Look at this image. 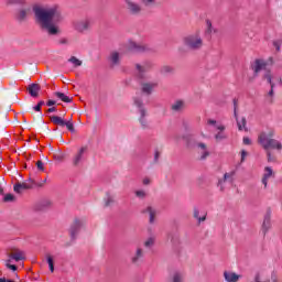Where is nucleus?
Instances as JSON below:
<instances>
[{"mask_svg":"<svg viewBox=\"0 0 282 282\" xmlns=\"http://www.w3.org/2000/svg\"><path fill=\"white\" fill-rule=\"evenodd\" d=\"M33 12L35 14V21L42 32H46L48 36H58V34H61L58 24L65 21V15H63L61 7L57 4L35 7Z\"/></svg>","mask_w":282,"mask_h":282,"instance_id":"f257e3e1","label":"nucleus"},{"mask_svg":"<svg viewBox=\"0 0 282 282\" xmlns=\"http://www.w3.org/2000/svg\"><path fill=\"white\" fill-rule=\"evenodd\" d=\"M183 43L188 50L197 51L202 50L204 40L202 39V34L196 32L184 37Z\"/></svg>","mask_w":282,"mask_h":282,"instance_id":"f03ea898","label":"nucleus"},{"mask_svg":"<svg viewBox=\"0 0 282 282\" xmlns=\"http://www.w3.org/2000/svg\"><path fill=\"white\" fill-rule=\"evenodd\" d=\"M133 105L139 109V122L141 129H149V119H147L149 113L147 112V108L144 107V101L142 100V98L134 97Z\"/></svg>","mask_w":282,"mask_h":282,"instance_id":"7ed1b4c3","label":"nucleus"},{"mask_svg":"<svg viewBox=\"0 0 282 282\" xmlns=\"http://www.w3.org/2000/svg\"><path fill=\"white\" fill-rule=\"evenodd\" d=\"M208 127H214L216 131H218L214 138L216 142H223V140H228V134L226 133V126L223 123H219V121L215 119H208L207 120Z\"/></svg>","mask_w":282,"mask_h":282,"instance_id":"20e7f679","label":"nucleus"},{"mask_svg":"<svg viewBox=\"0 0 282 282\" xmlns=\"http://www.w3.org/2000/svg\"><path fill=\"white\" fill-rule=\"evenodd\" d=\"M126 10L130 17H140L142 14V4L135 0H123Z\"/></svg>","mask_w":282,"mask_h":282,"instance_id":"39448f33","label":"nucleus"},{"mask_svg":"<svg viewBox=\"0 0 282 282\" xmlns=\"http://www.w3.org/2000/svg\"><path fill=\"white\" fill-rule=\"evenodd\" d=\"M144 257H147V251H144V248L135 247L131 252L130 263H132V265H140V263H143Z\"/></svg>","mask_w":282,"mask_h":282,"instance_id":"423d86ee","label":"nucleus"},{"mask_svg":"<svg viewBox=\"0 0 282 282\" xmlns=\"http://www.w3.org/2000/svg\"><path fill=\"white\" fill-rule=\"evenodd\" d=\"M274 138V130L271 129L268 132L262 131L260 132V134L258 135V144L262 147V149H264V151H268V144L270 143V141Z\"/></svg>","mask_w":282,"mask_h":282,"instance_id":"0eeeda50","label":"nucleus"},{"mask_svg":"<svg viewBox=\"0 0 282 282\" xmlns=\"http://www.w3.org/2000/svg\"><path fill=\"white\" fill-rule=\"evenodd\" d=\"M251 69L254 76H259L261 72H264L263 75L265 72H270V69H268V62L261 58L254 59V62L251 64Z\"/></svg>","mask_w":282,"mask_h":282,"instance_id":"6e6552de","label":"nucleus"},{"mask_svg":"<svg viewBox=\"0 0 282 282\" xmlns=\"http://www.w3.org/2000/svg\"><path fill=\"white\" fill-rule=\"evenodd\" d=\"M262 78L267 80L271 87L267 96V102L269 105H272V102H274V100L272 99L274 97V82H272V70H265Z\"/></svg>","mask_w":282,"mask_h":282,"instance_id":"1a4fd4ad","label":"nucleus"},{"mask_svg":"<svg viewBox=\"0 0 282 282\" xmlns=\"http://www.w3.org/2000/svg\"><path fill=\"white\" fill-rule=\"evenodd\" d=\"M31 188H34V181H32V178H29L23 183H18L13 186L14 193L18 194L23 193V191H30Z\"/></svg>","mask_w":282,"mask_h":282,"instance_id":"9d476101","label":"nucleus"},{"mask_svg":"<svg viewBox=\"0 0 282 282\" xmlns=\"http://www.w3.org/2000/svg\"><path fill=\"white\" fill-rule=\"evenodd\" d=\"M91 19L87 18V19H84V20H80V21H77L75 23V30L77 32H87V30H89V28H91Z\"/></svg>","mask_w":282,"mask_h":282,"instance_id":"9b49d317","label":"nucleus"},{"mask_svg":"<svg viewBox=\"0 0 282 282\" xmlns=\"http://www.w3.org/2000/svg\"><path fill=\"white\" fill-rule=\"evenodd\" d=\"M196 149L200 155V160H206L207 158L210 156V150L208 149V145H206V143L197 142Z\"/></svg>","mask_w":282,"mask_h":282,"instance_id":"f8f14e48","label":"nucleus"},{"mask_svg":"<svg viewBox=\"0 0 282 282\" xmlns=\"http://www.w3.org/2000/svg\"><path fill=\"white\" fill-rule=\"evenodd\" d=\"M153 67L151 62H143L142 64H137L135 69L138 72L139 78H144V74Z\"/></svg>","mask_w":282,"mask_h":282,"instance_id":"ddd939ff","label":"nucleus"},{"mask_svg":"<svg viewBox=\"0 0 282 282\" xmlns=\"http://www.w3.org/2000/svg\"><path fill=\"white\" fill-rule=\"evenodd\" d=\"M158 87V82H147L141 84V91L145 94V96H151L153 90Z\"/></svg>","mask_w":282,"mask_h":282,"instance_id":"4468645a","label":"nucleus"},{"mask_svg":"<svg viewBox=\"0 0 282 282\" xmlns=\"http://www.w3.org/2000/svg\"><path fill=\"white\" fill-rule=\"evenodd\" d=\"M87 149H88L87 145L79 148V150L73 158L74 166H78V164H80V162H83V160H85V153H87Z\"/></svg>","mask_w":282,"mask_h":282,"instance_id":"2eb2a0df","label":"nucleus"},{"mask_svg":"<svg viewBox=\"0 0 282 282\" xmlns=\"http://www.w3.org/2000/svg\"><path fill=\"white\" fill-rule=\"evenodd\" d=\"M82 228H83V220L76 219L69 229L72 239H76V236L78 235V232H80Z\"/></svg>","mask_w":282,"mask_h":282,"instance_id":"dca6fc26","label":"nucleus"},{"mask_svg":"<svg viewBox=\"0 0 282 282\" xmlns=\"http://www.w3.org/2000/svg\"><path fill=\"white\" fill-rule=\"evenodd\" d=\"M270 228H272V214L268 212L264 215L263 223H262V232L265 235Z\"/></svg>","mask_w":282,"mask_h":282,"instance_id":"f3484780","label":"nucleus"},{"mask_svg":"<svg viewBox=\"0 0 282 282\" xmlns=\"http://www.w3.org/2000/svg\"><path fill=\"white\" fill-rule=\"evenodd\" d=\"M274 176V171L270 166L264 167V173L262 175L261 183L263 184L264 188H268V182L271 177Z\"/></svg>","mask_w":282,"mask_h":282,"instance_id":"a211bd4d","label":"nucleus"},{"mask_svg":"<svg viewBox=\"0 0 282 282\" xmlns=\"http://www.w3.org/2000/svg\"><path fill=\"white\" fill-rule=\"evenodd\" d=\"M120 58H122V56L118 51L111 52L108 57L110 66L118 67V65H120Z\"/></svg>","mask_w":282,"mask_h":282,"instance_id":"6ab92c4d","label":"nucleus"},{"mask_svg":"<svg viewBox=\"0 0 282 282\" xmlns=\"http://www.w3.org/2000/svg\"><path fill=\"white\" fill-rule=\"evenodd\" d=\"M223 276L226 282H239V279H241L240 274H237L232 271H224Z\"/></svg>","mask_w":282,"mask_h":282,"instance_id":"aec40b11","label":"nucleus"},{"mask_svg":"<svg viewBox=\"0 0 282 282\" xmlns=\"http://www.w3.org/2000/svg\"><path fill=\"white\" fill-rule=\"evenodd\" d=\"M128 48L131 51V52H147V46L145 45H142L138 42H134V41H129L128 42Z\"/></svg>","mask_w":282,"mask_h":282,"instance_id":"412c9836","label":"nucleus"},{"mask_svg":"<svg viewBox=\"0 0 282 282\" xmlns=\"http://www.w3.org/2000/svg\"><path fill=\"white\" fill-rule=\"evenodd\" d=\"M185 107L186 102H184V100H176L172 104L171 109L175 113H180V111H184Z\"/></svg>","mask_w":282,"mask_h":282,"instance_id":"4be33fe9","label":"nucleus"},{"mask_svg":"<svg viewBox=\"0 0 282 282\" xmlns=\"http://www.w3.org/2000/svg\"><path fill=\"white\" fill-rule=\"evenodd\" d=\"M143 213H148L149 224H155V216L158 215V209L149 206L143 210Z\"/></svg>","mask_w":282,"mask_h":282,"instance_id":"5701e85b","label":"nucleus"},{"mask_svg":"<svg viewBox=\"0 0 282 282\" xmlns=\"http://www.w3.org/2000/svg\"><path fill=\"white\" fill-rule=\"evenodd\" d=\"M28 91L32 98L39 97V91H41V86L39 84L29 85Z\"/></svg>","mask_w":282,"mask_h":282,"instance_id":"b1692460","label":"nucleus"},{"mask_svg":"<svg viewBox=\"0 0 282 282\" xmlns=\"http://www.w3.org/2000/svg\"><path fill=\"white\" fill-rule=\"evenodd\" d=\"M270 149H273L275 151H281L282 150V143L281 141L276 140V139H271L268 143V151H270Z\"/></svg>","mask_w":282,"mask_h":282,"instance_id":"393cba45","label":"nucleus"},{"mask_svg":"<svg viewBox=\"0 0 282 282\" xmlns=\"http://www.w3.org/2000/svg\"><path fill=\"white\" fill-rule=\"evenodd\" d=\"M51 122H53V124H58V127H65V119H63L62 117L58 116H52L50 117Z\"/></svg>","mask_w":282,"mask_h":282,"instance_id":"a878e982","label":"nucleus"},{"mask_svg":"<svg viewBox=\"0 0 282 282\" xmlns=\"http://www.w3.org/2000/svg\"><path fill=\"white\" fill-rule=\"evenodd\" d=\"M194 219H197L198 224L206 221V214L199 216V208L194 207Z\"/></svg>","mask_w":282,"mask_h":282,"instance_id":"bb28decb","label":"nucleus"},{"mask_svg":"<svg viewBox=\"0 0 282 282\" xmlns=\"http://www.w3.org/2000/svg\"><path fill=\"white\" fill-rule=\"evenodd\" d=\"M184 281V275L177 271L172 273L170 282H182Z\"/></svg>","mask_w":282,"mask_h":282,"instance_id":"cd10ccee","label":"nucleus"},{"mask_svg":"<svg viewBox=\"0 0 282 282\" xmlns=\"http://www.w3.org/2000/svg\"><path fill=\"white\" fill-rule=\"evenodd\" d=\"M217 32V29H215L213 26V22H210V20H206V30H205V33L206 34H216Z\"/></svg>","mask_w":282,"mask_h":282,"instance_id":"c85d7f7f","label":"nucleus"},{"mask_svg":"<svg viewBox=\"0 0 282 282\" xmlns=\"http://www.w3.org/2000/svg\"><path fill=\"white\" fill-rule=\"evenodd\" d=\"M56 98H58L59 100H62V102H72V98L67 95H65L64 93H55Z\"/></svg>","mask_w":282,"mask_h":282,"instance_id":"c756f323","label":"nucleus"},{"mask_svg":"<svg viewBox=\"0 0 282 282\" xmlns=\"http://www.w3.org/2000/svg\"><path fill=\"white\" fill-rule=\"evenodd\" d=\"M175 72V68L171 65H165L161 67V74H164L165 76H169V74H173Z\"/></svg>","mask_w":282,"mask_h":282,"instance_id":"7c9ffc66","label":"nucleus"},{"mask_svg":"<svg viewBox=\"0 0 282 282\" xmlns=\"http://www.w3.org/2000/svg\"><path fill=\"white\" fill-rule=\"evenodd\" d=\"M237 124L239 131H248V128H246V117H242L241 119H237Z\"/></svg>","mask_w":282,"mask_h":282,"instance_id":"2f4dec72","label":"nucleus"},{"mask_svg":"<svg viewBox=\"0 0 282 282\" xmlns=\"http://www.w3.org/2000/svg\"><path fill=\"white\" fill-rule=\"evenodd\" d=\"M3 202L6 204L14 203L17 202V196H14V194H6L3 197Z\"/></svg>","mask_w":282,"mask_h":282,"instance_id":"473e14b6","label":"nucleus"},{"mask_svg":"<svg viewBox=\"0 0 282 282\" xmlns=\"http://www.w3.org/2000/svg\"><path fill=\"white\" fill-rule=\"evenodd\" d=\"M11 259H14V261H23L25 260V253H23V251L17 252L11 256Z\"/></svg>","mask_w":282,"mask_h":282,"instance_id":"72a5a7b5","label":"nucleus"},{"mask_svg":"<svg viewBox=\"0 0 282 282\" xmlns=\"http://www.w3.org/2000/svg\"><path fill=\"white\" fill-rule=\"evenodd\" d=\"M68 63L74 64V67H80V65H83V62L80 59H78L76 56H72L68 59Z\"/></svg>","mask_w":282,"mask_h":282,"instance_id":"f704fd0d","label":"nucleus"},{"mask_svg":"<svg viewBox=\"0 0 282 282\" xmlns=\"http://www.w3.org/2000/svg\"><path fill=\"white\" fill-rule=\"evenodd\" d=\"M226 182L228 181L224 177L218 180L217 187L219 188V191H226Z\"/></svg>","mask_w":282,"mask_h":282,"instance_id":"c9c22d12","label":"nucleus"},{"mask_svg":"<svg viewBox=\"0 0 282 282\" xmlns=\"http://www.w3.org/2000/svg\"><path fill=\"white\" fill-rule=\"evenodd\" d=\"M46 262L48 264L50 272H54V257L46 256Z\"/></svg>","mask_w":282,"mask_h":282,"instance_id":"e433bc0d","label":"nucleus"},{"mask_svg":"<svg viewBox=\"0 0 282 282\" xmlns=\"http://www.w3.org/2000/svg\"><path fill=\"white\" fill-rule=\"evenodd\" d=\"M223 178L226 180L227 182H234L235 171L225 173Z\"/></svg>","mask_w":282,"mask_h":282,"instance_id":"4c0bfd02","label":"nucleus"},{"mask_svg":"<svg viewBox=\"0 0 282 282\" xmlns=\"http://www.w3.org/2000/svg\"><path fill=\"white\" fill-rule=\"evenodd\" d=\"M143 246H144L145 248H153V246H155V239H154L153 237L148 238V239L144 241Z\"/></svg>","mask_w":282,"mask_h":282,"instance_id":"58836bf2","label":"nucleus"},{"mask_svg":"<svg viewBox=\"0 0 282 282\" xmlns=\"http://www.w3.org/2000/svg\"><path fill=\"white\" fill-rule=\"evenodd\" d=\"M8 6H23L25 0H7Z\"/></svg>","mask_w":282,"mask_h":282,"instance_id":"ea45409f","label":"nucleus"},{"mask_svg":"<svg viewBox=\"0 0 282 282\" xmlns=\"http://www.w3.org/2000/svg\"><path fill=\"white\" fill-rule=\"evenodd\" d=\"M134 195L139 199H144L147 197V192L144 189H138L134 192Z\"/></svg>","mask_w":282,"mask_h":282,"instance_id":"a19ab883","label":"nucleus"},{"mask_svg":"<svg viewBox=\"0 0 282 282\" xmlns=\"http://www.w3.org/2000/svg\"><path fill=\"white\" fill-rule=\"evenodd\" d=\"M26 17H28V11L22 9L18 13V21H25Z\"/></svg>","mask_w":282,"mask_h":282,"instance_id":"79ce46f5","label":"nucleus"},{"mask_svg":"<svg viewBox=\"0 0 282 282\" xmlns=\"http://www.w3.org/2000/svg\"><path fill=\"white\" fill-rule=\"evenodd\" d=\"M64 127H66L68 131H70V133H74V131H76L72 121H65Z\"/></svg>","mask_w":282,"mask_h":282,"instance_id":"37998d69","label":"nucleus"},{"mask_svg":"<svg viewBox=\"0 0 282 282\" xmlns=\"http://www.w3.org/2000/svg\"><path fill=\"white\" fill-rule=\"evenodd\" d=\"M52 203L50 200H43L42 203H40V208L39 210H44V208H47V206H51Z\"/></svg>","mask_w":282,"mask_h":282,"instance_id":"c03bdc74","label":"nucleus"},{"mask_svg":"<svg viewBox=\"0 0 282 282\" xmlns=\"http://www.w3.org/2000/svg\"><path fill=\"white\" fill-rule=\"evenodd\" d=\"M113 196L108 195L106 200H105V206H111L113 204Z\"/></svg>","mask_w":282,"mask_h":282,"instance_id":"a18cd8bd","label":"nucleus"},{"mask_svg":"<svg viewBox=\"0 0 282 282\" xmlns=\"http://www.w3.org/2000/svg\"><path fill=\"white\" fill-rule=\"evenodd\" d=\"M252 282H268L263 280V275L261 273L256 274L254 280Z\"/></svg>","mask_w":282,"mask_h":282,"instance_id":"49530a36","label":"nucleus"},{"mask_svg":"<svg viewBox=\"0 0 282 282\" xmlns=\"http://www.w3.org/2000/svg\"><path fill=\"white\" fill-rule=\"evenodd\" d=\"M141 3H143V6H145V8H149V7L153 6V3H155V0H141Z\"/></svg>","mask_w":282,"mask_h":282,"instance_id":"de8ad7c7","label":"nucleus"},{"mask_svg":"<svg viewBox=\"0 0 282 282\" xmlns=\"http://www.w3.org/2000/svg\"><path fill=\"white\" fill-rule=\"evenodd\" d=\"M36 167L39 171H45V166L43 164V161H37L36 162Z\"/></svg>","mask_w":282,"mask_h":282,"instance_id":"09e8293b","label":"nucleus"},{"mask_svg":"<svg viewBox=\"0 0 282 282\" xmlns=\"http://www.w3.org/2000/svg\"><path fill=\"white\" fill-rule=\"evenodd\" d=\"M6 265H7V268H9V270H12L13 272H17V265L10 264V260H8Z\"/></svg>","mask_w":282,"mask_h":282,"instance_id":"8fccbe9b","label":"nucleus"},{"mask_svg":"<svg viewBox=\"0 0 282 282\" xmlns=\"http://www.w3.org/2000/svg\"><path fill=\"white\" fill-rule=\"evenodd\" d=\"M154 162L155 164H158V162H160V151L155 150L154 152Z\"/></svg>","mask_w":282,"mask_h":282,"instance_id":"3c124183","label":"nucleus"},{"mask_svg":"<svg viewBox=\"0 0 282 282\" xmlns=\"http://www.w3.org/2000/svg\"><path fill=\"white\" fill-rule=\"evenodd\" d=\"M142 184L144 186H149V184H151V178H149V177L143 178Z\"/></svg>","mask_w":282,"mask_h":282,"instance_id":"603ef678","label":"nucleus"},{"mask_svg":"<svg viewBox=\"0 0 282 282\" xmlns=\"http://www.w3.org/2000/svg\"><path fill=\"white\" fill-rule=\"evenodd\" d=\"M248 155V152H246L245 150L241 151V162L246 161V156Z\"/></svg>","mask_w":282,"mask_h":282,"instance_id":"864d4df0","label":"nucleus"},{"mask_svg":"<svg viewBox=\"0 0 282 282\" xmlns=\"http://www.w3.org/2000/svg\"><path fill=\"white\" fill-rule=\"evenodd\" d=\"M267 158L268 162H272V152H270V150H267Z\"/></svg>","mask_w":282,"mask_h":282,"instance_id":"5fc2aeb1","label":"nucleus"},{"mask_svg":"<svg viewBox=\"0 0 282 282\" xmlns=\"http://www.w3.org/2000/svg\"><path fill=\"white\" fill-rule=\"evenodd\" d=\"M243 144H252V141L250 140V138L245 137L243 138Z\"/></svg>","mask_w":282,"mask_h":282,"instance_id":"6e6d98bb","label":"nucleus"},{"mask_svg":"<svg viewBox=\"0 0 282 282\" xmlns=\"http://www.w3.org/2000/svg\"><path fill=\"white\" fill-rule=\"evenodd\" d=\"M47 107H54V105H56V101L55 100H48L46 102Z\"/></svg>","mask_w":282,"mask_h":282,"instance_id":"4d7b16f0","label":"nucleus"},{"mask_svg":"<svg viewBox=\"0 0 282 282\" xmlns=\"http://www.w3.org/2000/svg\"><path fill=\"white\" fill-rule=\"evenodd\" d=\"M271 281H272V282L279 281V278L276 276V274L272 273V275H271Z\"/></svg>","mask_w":282,"mask_h":282,"instance_id":"13d9d810","label":"nucleus"},{"mask_svg":"<svg viewBox=\"0 0 282 282\" xmlns=\"http://www.w3.org/2000/svg\"><path fill=\"white\" fill-rule=\"evenodd\" d=\"M68 41L67 39L59 40V45H67Z\"/></svg>","mask_w":282,"mask_h":282,"instance_id":"bf43d9fd","label":"nucleus"},{"mask_svg":"<svg viewBox=\"0 0 282 282\" xmlns=\"http://www.w3.org/2000/svg\"><path fill=\"white\" fill-rule=\"evenodd\" d=\"M56 111V107H51L47 109L48 113H54Z\"/></svg>","mask_w":282,"mask_h":282,"instance_id":"052dcab7","label":"nucleus"},{"mask_svg":"<svg viewBox=\"0 0 282 282\" xmlns=\"http://www.w3.org/2000/svg\"><path fill=\"white\" fill-rule=\"evenodd\" d=\"M33 110H34V111H41V105L34 106V107H33Z\"/></svg>","mask_w":282,"mask_h":282,"instance_id":"680f3d73","label":"nucleus"},{"mask_svg":"<svg viewBox=\"0 0 282 282\" xmlns=\"http://www.w3.org/2000/svg\"><path fill=\"white\" fill-rule=\"evenodd\" d=\"M273 45H274V47L276 48L278 52H279V50H281V46L279 45V42H274Z\"/></svg>","mask_w":282,"mask_h":282,"instance_id":"e2e57ef3","label":"nucleus"},{"mask_svg":"<svg viewBox=\"0 0 282 282\" xmlns=\"http://www.w3.org/2000/svg\"><path fill=\"white\" fill-rule=\"evenodd\" d=\"M37 105H40V108H42L43 105H45V101L41 100L40 102H37Z\"/></svg>","mask_w":282,"mask_h":282,"instance_id":"0e129e2a","label":"nucleus"},{"mask_svg":"<svg viewBox=\"0 0 282 282\" xmlns=\"http://www.w3.org/2000/svg\"><path fill=\"white\" fill-rule=\"evenodd\" d=\"M55 159H57V160H63V156L62 155H57V156H55Z\"/></svg>","mask_w":282,"mask_h":282,"instance_id":"69168bd1","label":"nucleus"},{"mask_svg":"<svg viewBox=\"0 0 282 282\" xmlns=\"http://www.w3.org/2000/svg\"><path fill=\"white\" fill-rule=\"evenodd\" d=\"M0 282H6V278H0Z\"/></svg>","mask_w":282,"mask_h":282,"instance_id":"338daca9","label":"nucleus"},{"mask_svg":"<svg viewBox=\"0 0 282 282\" xmlns=\"http://www.w3.org/2000/svg\"><path fill=\"white\" fill-rule=\"evenodd\" d=\"M278 83H280V84L282 83V79H281V77H279V78H278Z\"/></svg>","mask_w":282,"mask_h":282,"instance_id":"774afa93","label":"nucleus"}]
</instances>
